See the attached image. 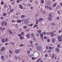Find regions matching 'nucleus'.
Instances as JSON below:
<instances>
[{
  "label": "nucleus",
  "instance_id": "obj_1",
  "mask_svg": "<svg viewBox=\"0 0 62 62\" xmlns=\"http://www.w3.org/2000/svg\"><path fill=\"white\" fill-rule=\"evenodd\" d=\"M58 39L59 41H62V39L61 38V36H58Z\"/></svg>",
  "mask_w": 62,
  "mask_h": 62
},
{
  "label": "nucleus",
  "instance_id": "obj_2",
  "mask_svg": "<svg viewBox=\"0 0 62 62\" xmlns=\"http://www.w3.org/2000/svg\"><path fill=\"white\" fill-rule=\"evenodd\" d=\"M37 48L38 50H40L41 49V47L40 46H37Z\"/></svg>",
  "mask_w": 62,
  "mask_h": 62
},
{
  "label": "nucleus",
  "instance_id": "obj_3",
  "mask_svg": "<svg viewBox=\"0 0 62 62\" xmlns=\"http://www.w3.org/2000/svg\"><path fill=\"white\" fill-rule=\"evenodd\" d=\"M24 22L26 24H27V23H28V20L27 19L25 20L24 21Z\"/></svg>",
  "mask_w": 62,
  "mask_h": 62
},
{
  "label": "nucleus",
  "instance_id": "obj_4",
  "mask_svg": "<svg viewBox=\"0 0 62 62\" xmlns=\"http://www.w3.org/2000/svg\"><path fill=\"white\" fill-rule=\"evenodd\" d=\"M52 17H48L47 18V19L49 20V21H52Z\"/></svg>",
  "mask_w": 62,
  "mask_h": 62
},
{
  "label": "nucleus",
  "instance_id": "obj_5",
  "mask_svg": "<svg viewBox=\"0 0 62 62\" xmlns=\"http://www.w3.org/2000/svg\"><path fill=\"white\" fill-rule=\"evenodd\" d=\"M20 51V50H19L17 49L15 50V52L16 53V54H19V51Z\"/></svg>",
  "mask_w": 62,
  "mask_h": 62
},
{
  "label": "nucleus",
  "instance_id": "obj_6",
  "mask_svg": "<svg viewBox=\"0 0 62 62\" xmlns=\"http://www.w3.org/2000/svg\"><path fill=\"white\" fill-rule=\"evenodd\" d=\"M50 35H51V36H54L55 35L54 33L53 32H50Z\"/></svg>",
  "mask_w": 62,
  "mask_h": 62
},
{
  "label": "nucleus",
  "instance_id": "obj_7",
  "mask_svg": "<svg viewBox=\"0 0 62 62\" xmlns=\"http://www.w3.org/2000/svg\"><path fill=\"white\" fill-rule=\"evenodd\" d=\"M30 33H29L28 34H27L26 35V37H28V38H30Z\"/></svg>",
  "mask_w": 62,
  "mask_h": 62
},
{
  "label": "nucleus",
  "instance_id": "obj_8",
  "mask_svg": "<svg viewBox=\"0 0 62 62\" xmlns=\"http://www.w3.org/2000/svg\"><path fill=\"white\" fill-rule=\"evenodd\" d=\"M40 36L41 39H42V38H43V33H42L40 34Z\"/></svg>",
  "mask_w": 62,
  "mask_h": 62
},
{
  "label": "nucleus",
  "instance_id": "obj_9",
  "mask_svg": "<svg viewBox=\"0 0 62 62\" xmlns=\"http://www.w3.org/2000/svg\"><path fill=\"white\" fill-rule=\"evenodd\" d=\"M5 22L4 21H3L1 23V24L2 25H3L4 24H5Z\"/></svg>",
  "mask_w": 62,
  "mask_h": 62
},
{
  "label": "nucleus",
  "instance_id": "obj_10",
  "mask_svg": "<svg viewBox=\"0 0 62 62\" xmlns=\"http://www.w3.org/2000/svg\"><path fill=\"white\" fill-rule=\"evenodd\" d=\"M11 44H12V45H13V46H14V44H15V43L14 42H11L10 43Z\"/></svg>",
  "mask_w": 62,
  "mask_h": 62
},
{
  "label": "nucleus",
  "instance_id": "obj_11",
  "mask_svg": "<svg viewBox=\"0 0 62 62\" xmlns=\"http://www.w3.org/2000/svg\"><path fill=\"white\" fill-rule=\"evenodd\" d=\"M19 6L20 8H21V9H23V7H22V5H20Z\"/></svg>",
  "mask_w": 62,
  "mask_h": 62
},
{
  "label": "nucleus",
  "instance_id": "obj_12",
  "mask_svg": "<svg viewBox=\"0 0 62 62\" xmlns=\"http://www.w3.org/2000/svg\"><path fill=\"white\" fill-rule=\"evenodd\" d=\"M1 58L3 60H4V57L3 56H1Z\"/></svg>",
  "mask_w": 62,
  "mask_h": 62
},
{
  "label": "nucleus",
  "instance_id": "obj_13",
  "mask_svg": "<svg viewBox=\"0 0 62 62\" xmlns=\"http://www.w3.org/2000/svg\"><path fill=\"white\" fill-rule=\"evenodd\" d=\"M5 49V48L4 47H2L1 48V51L2 52H3L4 50Z\"/></svg>",
  "mask_w": 62,
  "mask_h": 62
},
{
  "label": "nucleus",
  "instance_id": "obj_14",
  "mask_svg": "<svg viewBox=\"0 0 62 62\" xmlns=\"http://www.w3.org/2000/svg\"><path fill=\"white\" fill-rule=\"evenodd\" d=\"M52 42H55V39L54 38L52 39Z\"/></svg>",
  "mask_w": 62,
  "mask_h": 62
},
{
  "label": "nucleus",
  "instance_id": "obj_15",
  "mask_svg": "<svg viewBox=\"0 0 62 62\" xmlns=\"http://www.w3.org/2000/svg\"><path fill=\"white\" fill-rule=\"evenodd\" d=\"M55 49L56 52H58L59 51V49L58 48H56Z\"/></svg>",
  "mask_w": 62,
  "mask_h": 62
},
{
  "label": "nucleus",
  "instance_id": "obj_16",
  "mask_svg": "<svg viewBox=\"0 0 62 62\" xmlns=\"http://www.w3.org/2000/svg\"><path fill=\"white\" fill-rule=\"evenodd\" d=\"M54 56H55V55H53L51 56V58H52L53 59V58H54Z\"/></svg>",
  "mask_w": 62,
  "mask_h": 62
},
{
  "label": "nucleus",
  "instance_id": "obj_17",
  "mask_svg": "<svg viewBox=\"0 0 62 62\" xmlns=\"http://www.w3.org/2000/svg\"><path fill=\"white\" fill-rule=\"evenodd\" d=\"M39 22H40L41 21H42L43 20V18H40L39 19Z\"/></svg>",
  "mask_w": 62,
  "mask_h": 62
},
{
  "label": "nucleus",
  "instance_id": "obj_18",
  "mask_svg": "<svg viewBox=\"0 0 62 62\" xmlns=\"http://www.w3.org/2000/svg\"><path fill=\"white\" fill-rule=\"evenodd\" d=\"M51 3V2L49 1H48L47 2V5H49Z\"/></svg>",
  "mask_w": 62,
  "mask_h": 62
},
{
  "label": "nucleus",
  "instance_id": "obj_19",
  "mask_svg": "<svg viewBox=\"0 0 62 62\" xmlns=\"http://www.w3.org/2000/svg\"><path fill=\"white\" fill-rule=\"evenodd\" d=\"M17 22L18 23H21L22 21H21V20H18L17 21Z\"/></svg>",
  "mask_w": 62,
  "mask_h": 62
},
{
  "label": "nucleus",
  "instance_id": "obj_20",
  "mask_svg": "<svg viewBox=\"0 0 62 62\" xmlns=\"http://www.w3.org/2000/svg\"><path fill=\"white\" fill-rule=\"evenodd\" d=\"M20 38L21 39H23V36H21L20 37Z\"/></svg>",
  "mask_w": 62,
  "mask_h": 62
},
{
  "label": "nucleus",
  "instance_id": "obj_21",
  "mask_svg": "<svg viewBox=\"0 0 62 62\" xmlns=\"http://www.w3.org/2000/svg\"><path fill=\"white\" fill-rule=\"evenodd\" d=\"M56 5V3H55L53 5V7H55Z\"/></svg>",
  "mask_w": 62,
  "mask_h": 62
},
{
  "label": "nucleus",
  "instance_id": "obj_22",
  "mask_svg": "<svg viewBox=\"0 0 62 62\" xmlns=\"http://www.w3.org/2000/svg\"><path fill=\"white\" fill-rule=\"evenodd\" d=\"M6 15H7V14L6 13H4L3 14V16H6Z\"/></svg>",
  "mask_w": 62,
  "mask_h": 62
},
{
  "label": "nucleus",
  "instance_id": "obj_23",
  "mask_svg": "<svg viewBox=\"0 0 62 62\" xmlns=\"http://www.w3.org/2000/svg\"><path fill=\"white\" fill-rule=\"evenodd\" d=\"M2 41L3 42H5V40H4V39H2Z\"/></svg>",
  "mask_w": 62,
  "mask_h": 62
},
{
  "label": "nucleus",
  "instance_id": "obj_24",
  "mask_svg": "<svg viewBox=\"0 0 62 62\" xmlns=\"http://www.w3.org/2000/svg\"><path fill=\"white\" fill-rule=\"evenodd\" d=\"M48 8L49 9V10H51L52 9V7H49Z\"/></svg>",
  "mask_w": 62,
  "mask_h": 62
},
{
  "label": "nucleus",
  "instance_id": "obj_25",
  "mask_svg": "<svg viewBox=\"0 0 62 62\" xmlns=\"http://www.w3.org/2000/svg\"><path fill=\"white\" fill-rule=\"evenodd\" d=\"M37 31L38 32V33H40L41 32V30H38Z\"/></svg>",
  "mask_w": 62,
  "mask_h": 62
},
{
  "label": "nucleus",
  "instance_id": "obj_26",
  "mask_svg": "<svg viewBox=\"0 0 62 62\" xmlns=\"http://www.w3.org/2000/svg\"><path fill=\"white\" fill-rule=\"evenodd\" d=\"M60 44H58L57 45V47L58 48H60Z\"/></svg>",
  "mask_w": 62,
  "mask_h": 62
},
{
  "label": "nucleus",
  "instance_id": "obj_27",
  "mask_svg": "<svg viewBox=\"0 0 62 62\" xmlns=\"http://www.w3.org/2000/svg\"><path fill=\"white\" fill-rule=\"evenodd\" d=\"M31 36H32V37H33L34 36V33H31Z\"/></svg>",
  "mask_w": 62,
  "mask_h": 62
},
{
  "label": "nucleus",
  "instance_id": "obj_28",
  "mask_svg": "<svg viewBox=\"0 0 62 62\" xmlns=\"http://www.w3.org/2000/svg\"><path fill=\"white\" fill-rule=\"evenodd\" d=\"M23 27L24 28V29H26V28H27V26H23Z\"/></svg>",
  "mask_w": 62,
  "mask_h": 62
},
{
  "label": "nucleus",
  "instance_id": "obj_29",
  "mask_svg": "<svg viewBox=\"0 0 62 62\" xmlns=\"http://www.w3.org/2000/svg\"><path fill=\"white\" fill-rule=\"evenodd\" d=\"M4 8H7V4H5Z\"/></svg>",
  "mask_w": 62,
  "mask_h": 62
},
{
  "label": "nucleus",
  "instance_id": "obj_30",
  "mask_svg": "<svg viewBox=\"0 0 62 62\" xmlns=\"http://www.w3.org/2000/svg\"><path fill=\"white\" fill-rule=\"evenodd\" d=\"M24 17V16L23 15H22L21 16V17L22 18H23Z\"/></svg>",
  "mask_w": 62,
  "mask_h": 62
},
{
  "label": "nucleus",
  "instance_id": "obj_31",
  "mask_svg": "<svg viewBox=\"0 0 62 62\" xmlns=\"http://www.w3.org/2000/svg\"><path fill=\"white\" fill-rule=\"evenodd\" d=\"M43 34L44 35H46V33L45 32H43Z\"/></svg>",
  "mask_w": 62,
  "mask_h": 62
},
{
  "label": "nucleus",
  "instance_id": "obj_32",
  "mask_svg": "<svg viewBox=\"0 0 62 62\" xmlns=\"http://www.w3.org/2000/svg\"><path fill=\"white\" fill-rule=\"evenodd\" d=\"M9 53H10V54H12L13 53V52L12 51H9Z\"/></svg>",
  "mask_w": 62,
  "mask_h": 62
},
{
  "label": "nucleus",
  "instance_id": "obj_33",
  "mask_svg": "<svg viewBox=\"0 0 62 62\" xmlns=\"http://www.w3.org/2000/svg\"><path fill=\"white\" fill-rule=\"evenodd\" d=\"M49 7H48L47 6H45L46 8H47V9H48V8H49Z\"/></svg>",
  "mask_w": 62,
  "mask_h": 62
},
{
  "label": "nucleus",
  "instance_id": "obj_34",
  "mask_svg": "<svg viewBox=\"0 0 62 62\" xmlns=\"http://www.w3.org/2000/svg\"><path fill=\"white\" fill-rule=\"evenodd\" d=\"M51 24L52 25H55V23H53Z\"/></svg>",
  "mask_w": 62,
  "mask_h": 62
},
{
  "label": "nucleus",
  "instance_id": "obj_35",
  "mask_svg": "<svg viewBox=\"0 0 62 62\" xmlns=\"http://www.w3.org/2000/svg\"><path fill=\"white\" fill-rule=\"evenodd\" d=\"M14 11V9H12L11 10V12H12V11Z\"/></svg>",
  "mask_w": 62,
  "mask_h": 62
},
{
  "label": "nucleus",
  "instance_id": "obj_36",
  "mask_svg": "<svg viewBox=\"0 0 62 62\" xmlns=\"http://www.w3.org/2000/svg\"><path fill=\"white\" fill-rule=\"evenodd\" d=\"M7 25V22H5L4 24V26H6Z\"/></svg>",
  "mask_w": 62,
  "mask_h": 62
},
{
  "label": "nucleus",
  "instance_id": "obj_37",
  "mask_svg": "<svg viewBox=\"0 0 62 62\" xmlns=\"http://www.w3.org/2000/svg\"><path fill=\"white\" fill-rule=\"evenodd\" d=\"M36 36H37V37H38V36H39V33H37L36 34Z\"/></svg>",
  "mask_w": 62,
  "mask_h": 62
},
{
  "label": "nucleus",
  "instance_id": "obj_38",
  "mask_svg": "<svg viewBox=\"0 0 62 62\" xmlns=\"http://www.w3.org/2000/svg\"><path fill=\"white\" fill-rule=\"evenodd\" d=\"M20 47H22V46H23V44L20 45Z\"/></svg>",
  "mask_w": 62,
  "mask_h": 62
},
{
  "label": "nucleus",
  "instance_id": "obj_39",
  "mask_svg": "<svg viewBox=\"0 0 62 62\" xmlns=\"http://www.w3.org/2000/svg\"><path fill=\"white\" fill-rule=\"evenodd\" d=\"M15 59H16V60L17 59V57L16 56H15Z\"/></svg>",
  "mask_w": 62,
  "mask_h": 62
},
{
  "label": "nucleus",
  "instance_id": "obj_40",
  "mask_svg": "<svg viewBox=\"0 0 62 62\" xmlns=\"http://www.w3.org/2000/svg\"><path fill=\"white\" fill-rule=\"evenodd\" d=\"M5 27H4L2 30V31H3L5 29Z\"/></svg>",
  "mask_w": 62,
  "mask_h": 62
},
{
  "label": "nucleus",
  "instance_id": "obj_41",
  "mask_svg": "<svg viewBox=\"0 0 62 62\" xmlns=\"http://www.w3.org/2000/svg\"><path fill=\"white\" fill-rule=\"evenodd\" d=\"M7 41H8V39L7 38H6V40H5L6 42H7Z\"/></svg>",
  "mask_w": 62,
  "mask_h": 62
},
{
  "label": "nucleus",
  "instance_id": "obj_42",
  "mask_svg": "<svg viewBox=\"0 0 62 62\" xmlns=\"http://www.w3.org/2000/svg\"><path fill=\"white\" fill-rule=\"evenodd\" d=\"M44 39H47V37H44Z\"/></svg>",
  "mask_w": 62,
  "mask_h": 62
},
{
  "label": "nucleus",
  "instance_id": "obj_43",
  "mask_svg": "<svg viewBox=\"0 0 62 62\" xmlns=\"http://www.w3.org/2000/svg\"><path fill=\"white\" fill-rule=\"evenodd\" d=\"M17 2L18 3H20V1H19V0H17Z\"/></svg>",
  "mask_w": 62,
  "mask_h": 62
},
{
  "label": "nucleus",
  "instance_id": "obj_44",
  "mask_svg": "<svg viewBox=\"0 0 62 62\" xmlns=\"http://www.w3.org/2000/svg\"><path fill=\"white\" fill-rule=\"evenodd\" d=\"M50 32L47 33V35H50Z\"/></svg>",
  "mask_w": 62,
  "mask_h": 62
},
{
  "label": "nucleus",
  "instance_id": "obj_45",
  "mask_svg": "<svg viewBox=\"0 0 62 62\" xmlns=\"http://www.w3.org/2000/svg\"><path fill=\"white\" fill-rule=\"evenodd\" d=\"M51 51L52 50H49L48 51V53H49V52H51Z\"/></svg>",
  "mask_w": 62,
  "mask_h": 62
},
{
  "label": "nucleus",
  "instance_id": "obj_46",
  "mask_svg": "<svg viewBox=\"0 0 62 62\" xmlns=\"http://www.w3.org/2000/svg\"><path fill=\"white\" fill-rule=\"evenodd\" d=\"M30 43L31 44H32L33 42L32 41H31L30 42Z\"/></svg>",
  "mask_w": 62,
  "mask_h": 62
},
{
  "label": "nucleus",
  "instance_id": "obj_47",
  "mask_svg": "<svg viewBox=\"0 0 62 62\" xmlns=\"http://www.w3.org/2000/svg\"><path fill=\"white\" fill-rule=\"evenodd\" d=\"M30 25L31 26H33V24H30Z\"/></svg>",
  "mask_w": 62,
  "mask_h": 62
},
{
  "label": "nucleus",
  "instance_id": "obj_48",
  "mask_svg": "<svg viewBox=\"0 0 62 62\" xmlns=\"http://www.w3.org/2000/svg\"><path fill=\"white\" fill-rule=\"evenodd\" d=\"M57 12L58 13V14H60V12H59V11H58Z\"/></svg>",
  "mask_w": 62,
  "mask_h": 62
},
{
  "label": "nucleus",
  "instance_id": "obj_49",
  "mask_svg": "<svg viewBox=\"0 0 62 62\" xmlns=\"http://www.w3.org/2000/svg\"><path fill=\"white\" fill-rule=\"evenodd\" d=\"M8 6L9 7V8H11V7L10 5H9Z\"/></svg>",
  "mask_w": 62,
  "mask_h": 62
},
{
  "label": "nucleus",
  "instance_id": "obj_50",
  "mask_svg": "<svg viewBox=\"0 0 62 62\" xmlns=\"http://www.w3.org/2000/svg\"><path fill=\"white\" fill-rule=\"evenodd\" d=\"M49 49H52V47H51L50 46H49Z\"/></svg>",
  "mask_w": 62,
  "mask_h": 62
},
{
  "label": "nucleus",
  "instance_id": "obj_51",
  "mask_svg": "<svg viewBox=\"0 0 62 62\" xmlns=\"http://www.w3.org/2000/svg\"><path fill=\"white\" fill-rule=\"evenodd\" d=\"M27 52L28 54H29V53H30V51H27Z\"/></svg>",
  "mask_w": 62,
  "mask_h": 62
},
{
  "label": "nucleus",
  "instance_id": "obj_52",
  "mask_svg": "<svg viewBox=\"0 0 62 62\" xmlns=\"http://www.w3.org/2000/svg\"><path fill=\"white\" fill-rule=\"evenodd\" d=\"M40 60H41V58H39L38 59V61H39H39H40Z\"/></svg>",
  "mask_w": 62,
  "mask_h": 62
},
{
  "label": "nucleus",
  "instance_id": "obj_53",
  "mask_svg": "<svg viewBox=\"0 0 62 62\" xmlns=\"http://www.w3.org/2000/svg\"><path fill=\"white\" fill-rule=\"evenodd\" d=\"M41 3H44V0H41Z\"/></svg>",
  "mask_w": 62,
  "mask_h": 62
},
{
  "label": "nucleus",
  "instance_id": "obj_54",
  "mask_svg": "<svg viewBox=\"0 0 62 62\" xmlns=\"http://www.w3.org/2000/svg\"><path fill=\"white\" fill-rule=\"evenodd\" d=\"M49 17H53L51 16V15L49 14Z\"/></svg>",
  "mask_w": 62,
  "mask_h": 62
},
{
  "label": "nucleus",
  "instance_id": "obj_55",
  "mask_svg": "<svg viewBox=\"0 0 62 62\" xmlns=\"http://www.w3.org/2000/svg\"><path fill=\"white\" fill-rule=\"evenodd\" d=\"M37 26H38L37 25H35L34 26V27H37Z\"/></svg>",
  "mask_w": 62,
  "mask_h": 62
},
{
  "label": "nucleus",
  "instance_id": "obj_56",
  "mask_svg": "<svg viewBox=\"0 0 62 62\" xmlns=\"http://www.w3.org/2000/svg\"><path fill=\"white\" fill-rule=\"evenodd\" d=\"M61 31H61L60 30L59 31V33H61Z\"/></svg>",
  "mask_w": 62,
  "mask_h": 62
},
{
  "label": "nucleus",
  "instance_id": "obj_57",
  "mask_svg": "<svg viewBox=\"0 0 62 62\" xmlns=\"http://www.w3.org/2000/svg\"><path fill=\"white\" fill-rule=\"evenodd\" d=\"M36 23L37 24H38V23H39L38 22H36Z\"/></svg>",
  "mask_w": 62,
  "mask_h": 62
},
{
  "label": "nucleus",
  "instance_id": "obj_58",
  "mask_svg": "<svg viewBox=\"0 0 62 62\" xmlns=\"http://www.w3.org/2000/svg\"><path fill=\"white\" fill-rule=\"evenodd\" d=\"M45 56H46V57H47V56H48V55H47V54H46L45 55Z\"/></svg>",
  "mask_w": 62,
  "mask_h": 62
},
{
  "label": "nucleus",
  "instance_id": "obj_59",
  "mask_svg": "<svg viewBox=\"0 0 62 62\" xmlns=\"http://www.w3.org/2000/svg\"><path fill=\"white\" fill-rule=\"evenodd\" d=\"M60 5H61V7H62V3H60Z\"/></svg>",
  "mask_w": 62,
  "mask_h": 62
},
{
  "label": "nucleus",
  "instance_id": "obj_60",
  "mask_svg": "<svg viewBox=\"0 0 62 62\" xmlns=\"http://www.w3.org/2000/svg\"><path fill=\"white\" fill-rule=\"evenodd\" d=\"M59 19V17H57V20Z\"/></svg>",
  "mask_w": 62,
  "mask_h": 62
},
{
  "label": "nucleus",
  "instance_id": "obj_61",
  "mask_svg": "<svg viewBox=\"0 0 62 62\" xmlns=\"http://www.w3.org/2000/svg\"><path fill=\"white\" fill-rule=\"evenodd\" d=\"M30 2H32L33 1V0H30Z\"/></svg>",
  "mask_w": 62,
  "mask_h": 62
},
{
  "label": "nucleus",
  "instance_id": "obj_62",
  "mask_svg": "<svg viewBox=\"0 0 62 62\" xmlns=\"http://www.w3.org/2000/svg\"><path fill=\"white\" fill-rule=\"evenodd\" d=\"M47 41H48V42H49V41H50V39H48L47 40Z\"/></svg>",
  "mask_w": 62,
  "mask_h": 62
},
{
  "label": "nucleus",
  "instance_id": "obj_63",
  "mask_svg": "<svg viewBox=\"0 0 62 62\" xmlns=\"http://www.w3.org/2000/svg\"><path fill=\"white\" fill-rule=\"evenodd\" d=\"M9 33L10 34H12V32H9Z\"/></svg>",
  "mask_w": 62,
  "mask_h": 62
},
{
  "label": "nucleus",
  "instance_id": "obj_64",
  "mask_svg": "<svg viewBox=\"0 0 62 62\" xmlns=\"http://www.w3.org/2000/svg\"><path fill=\"white\" fill-rule=\"evenodd\" d=\"M40 62H43V61H42V60H41L40 61Z\"/></svg>",
  "mask_w": 62,
  "mask_h": 62
}]
</instances>
